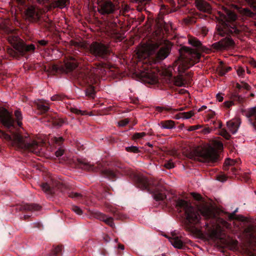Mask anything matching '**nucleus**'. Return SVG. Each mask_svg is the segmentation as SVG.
<instances>
[{
  "label": "nucleus",
  "instance_id": "32",
  "mask_svg": "<svg viewBox=\"0 0 256 256\" xmlns=\"http://www.w3.org/2000/svg\"><path fill=\"white\" fill-rule=\"evenodd\" d=\"M194 113L193 110H190V112H181L179 114L176 115V118L177 119L182 118H186L188 119L190 118L192 116L194 115Z\"/></svg>",
  "mask_w": 256,
  "mask_h": 256
},
{
  "label": "nucleus",
  "instance_id": "46",
  "mask_svg": "<svg viewBox=\"0 0 256 256\" xmlns=\"http://www.w3.org/2000/svg\"><path fill=\"white\" fill-rule=\"evenodd\" d=\"M256 114V106L248 110L246 112V116L248 118L254 116Z\"/></svg>",
  "mask_w": 256,
  "mask_h": 256
},
{
  "label": "nucleus",
  "instance_id": "31",
  "mask_svg": "<svg viewBox=\"0 0 256 256\" xmlns=\"http://www.w3.org/2000/svg\"><path fill=\"white\" fill-rule=\"evenodd\" d=\"M188 42L189 44L196 48H200L202 44L201 42L194 37H189Z\"/></svg>",
  "mask_w": 256,
  "mask_h": 256
},
{
  "label": "nucleus",
  "instance_id": "23",
  "mask_svg": "<svg viewBox=\"0 0 256 256\" xmlns=\"http://www.w3.org/2000/svg\"><path fill=\"white\" fill-rule=\"evenodd\" d=\"M170 242L176 248L181 249L184 246V242L182 240V237L173 236L168 238Z\"/></svg>",
  "mask_w": 256,
  "mask_h": 256
},
{
  "label": "nucleus",
  "instance_id": "43",
  "mask_svg": "<svg viewBox=\"0 0 256 256\" xmlns=\"http://www.w3.org/2000/svg\"><path fill=\"white\" fill-rule=\"evenodd\" d=\"M40 186L44 192L47 194H51L52 192L51 188L46 183L42 184Z\"/></svg>",
  "mask_w": 256,
  "mask_h": 256
},
{
  "label": "nucleus",
  "instance_id": "22",
  "mask_svg": "<svg viewBox=\"0 0 256 256\" xmlns=\"http://www.w3.org/2000/svg\"><path fill=\"white\" fill-rule=\"evenodd\" d=\"M8 40L14 49L18 51V48L20 46L23 40L20 39L18 36H8Z\"/></svg>",
  "mask_w": 256,
  "mask_h": 256
},
{
  "label": "nucleus",
  "instance_id": "21",
  "mask_svg": "<svg viewBox=\"0 0 256 256\" xmlns=\"http://www.w3.org/2000/svg\"><path fill=\"white\" fill-rule=\"evenodd\" d=\"M35 46L33 44L26 45L23 41L21 46L18 48V52L20 56H24L26 52H34Z\"/></svg>",
  "mask_w": 256,
  "mask_h": 256
},
{
  "label": "nucleus",
  "instance_id": "5",
  "mask_svg": "<svg viewBox=\"0 0 256 256\" xmlns=\"http://www.w3.org/2000/svg\"><path fill=\"white\" fill-rule=\"evenodd\" d=\"M216 226H213L212 228L208 230V234L212 239H222V238L223 230L222 226L227 229L230 228L231 225L222 218H218L215 220Z\"/></svg>",
  "mask_w": 256,
  "mask_h": 256
},
{
  "label": "nucleus",
  "instance_id": "36",
  "mask_svg": "<svg viewBox=\"0 0 256 256\" xmlns=\"http://www.w3.org/2000/svg\"><path fill=\"white\" fill-rule=\"evenodd\" d=\"M102 174L109 178H114L116 174L114 172L109 169H105L102 171Z\"/></svg>",
  "mask_w": 256,
  "mask_h": 256
},
{
  "label": "nucleus",
  "instance_id": "19",
  "mask_svg": "<svg viewBox=\"0 0 256 256\" xmlns=\"http://www.w3.org/2000/svg\"><path fill=\"white\" fill-rule=\"evenodd\" d=\"M196 4L198 8L200 11L209 12L211 10L210 4L204 0H196Z\"/></svg>",
  "mask_w": 256,
  "mask_h": 256
},
{
  "label": "nucleus",
  "instance_id": "52",
  "mask_svg": "<svg viewBox=\"0 0 256 256\" xmlns=\"http://www.w3.org/2000/svg\"><path fill=\"white\" fill-rule=\"evenodd\" d=\"M162 74L165 76L171 77L172 76V72L170 68H166L162 70Z\"/></svg>",
  "mask_w": 256,
  "mask_h": 256
},
{
  "label": "nucleus",
  "instance_id": "6",
  "mask_svg": "<svg viewBox=\"0 0 256 256\" xmlns=\"http://www.w3.org/2000/svg\"><path fill=\"white\" fill-rule=\"evenodd\" d=\"M45 10L36 6H30L24 11L26 18L29 20L38 21Z\"/></svg>",
  "mask_w": 256,
  "mask_h": 256
},
{
  "label": "nucleus",
  "instance_id": "42",
  "mask_svg": "<svg viewBox=\"0 0 256 256\" xmlns=\"http://www.w3.org/2000/svg\"><path fill=\"white\" fill-rule=\"evenodd\" d=\"M64 122V120L60 118H56L52 121L53 125L56 126H61Z\"/></svg>",
  "mask_w": 256,
  "mask_h": 256
},
{
  "label": "nucleus",
  "instance_id": "9",
  "mask_svg": "<svg viewBox=\"0 0 256 256\" xmlns=\"http://www.w3.org/2000/svg\"><path fill=\"white\" fill-rule=\"evenodd\" d=\"M0 122L7 128L14 126V120L12 114L4 108L0 109Z\"/></svg>",
  "mask_w": 256,
  "mask_h": 256
},
{
  "label": "nucleus",
  "instance_id": "54",
  "mask_svg": "<svg viewBox=\"0 0 256 256\" xmlns=\"http://www.w3.org/2000/svg\"><path fill=\"white\" fill-rule=\"evenodd\" d=\"M126 150L128 152H132L134 153H138L139 152V150L138 147L134 146H132L127 147Z\"/></svg>",
  "mask_w": 256,
  "mask_h": 256
},
{
  "label": "nucleus",
  "instance_id": "17",
  "mask_svg": "<svg viewBox=\"0 0 256 256\" xmlns=\"http://www.w3.org/2000/svg\"><path fill=\"white\" fill-rule=\"evenodd\" d=\"M140 76L142 78L148 79L145 80L150 84L155 83L158 81L157 74L151 70H148L146 72H142Z\"/></svg>",
  "mask_w": 256,
  "mask_h": 256
},
{
  "label": "nucleus",
  "instance_id": "38",
  "mask_svg": "<svg viewBox=\"0 0 256 256\" xmlns=\"http://www.w3.org/2000/svg\"><path fill=\"white\" fill-rule=\"evenodd\" d=\"M86 94L90 98H94L95 96V91L94 87L90 86L86 90Z\"/></svg>",
  "mask_w": 256,
  "mask_h": 256
},
{
  "label": "nucleus",
  "instance_id": "44",
  "mask_svg": "<svg viewBox=\"0 0 256 256\" xmlns=\"http://www.w3.org/2000/svg\"><path fill=\"white\" fill-rule=\"evenodd\" d=\"M0 138L8 141L12 140V138L9 134L0 130Z\"/></svg>",
  "mask_w": 256,
  "mask_h": 256
},
{
  "label": "nucleus",
  "instance_id": "12",
  "mask_svg": "<svg viewBox=\"0 0 256 256\" xmlns=\"http://www.w3.org/2000/svg\"><path fill=\"white\" fill-rule=\"evenodd\" d=\"M158 48V44H150L144 48H141L138 50L137 54L140 58H145L152 55Z\"/></svg>",
  "mask_w": 256,
  "mask_h": 256
},
{
  "label": "nucleus",
  "instance_id": "39",
  "mask_svg": "<svg viewBox=\"0 0 256 256\" xmlns=\"http://www.w3.org/2000/svg\"><path fill=\"white\" fill-rule=\"evenodd\" d=\"M7 52L10 56L15 58H18L20 55L18 51L16 52L15 49L14 50L12 48H8L7 49Z\"/></svg>",
  "mask_w": 256,
  "mask_h": 256
},
{
  "label": "nucleus",
  "instance_id": "34",
  "mask_svg": "<svg viewBox=\"0 0 256 256\" xmlns=\"http://www.w3.org/2000/svg\"><path fill=\"white\" fill-rule=\"evenodd\" d=\"M104 64H99L97 68H93L92 72L96 75H102L104 74Z\"/></svg>",
  "mask_w": 256,
  "mask_h": 256
},
{
  "label": "nucleus",
  "instance_id": "2",
  "mask_svg": "<svg viewBox=\"0 0 256 256\" xmlns=\"http://www.w3.org/2000/svg\"><path fill=\"white\" fill-rule=\"evenodd\" d=\"M223 149V144L218 140L212 141L210 144L198 146L194 150V154L202 162H215L218 158V150Z\"/></svg>",
  "mask_w": 256,
  "mask_h": 256
},
{
  "label": "nucleus",
  "instance_id": "27",
  "mask_svg": "<svg viewBox=\"0 0 256 256\" xmlns=\"http://www.w3.org/2000/svg\"><path fill=\"white\" fill-rule=\"evenodd\" d=\"M158 125L164 129H172L175 127V122L172 120L162 121Z\"/></svg>",
  "mask_w": 256,
  "mask_h": 256
},
{
  "label": "nucleus",
  "instance_id": "15",
  "mask_svg": "<svg viewBox=\"0 0 256 256\" xmlns=\"http://www.w3.org/2000/svg\"><path fill=\"white\" fill-rule=\"evenodd\" d=\"M244 233L246 240L248 242L256 244V226H248L244 229Z\"/></svg>",
  "mask_w": 256,
  "mask_h": 256
},
{
  "label": "nucleus",
  "instance_id": "13",
  "mask_svg": "<svg viewBox=\"0 0 256 256\" xmlns=\"http://www.w3.org/2000/svg\"><path fill=\"white\" fill-rule=\"evenodd\" d=\"M234 45V40L229 38H226L212 44V47L216 50H221L233 47Z\"/></svg>",
  "mask_w": 256,
  "mask_h": 256
},
{
  "label": "nucleus",
  "instance_id": "8",
  "mask_svg": "<svg viewBox=\"0 0 256 256\" xmlns=\"http://www.w3.org/2000/svg\"><path fill=\"white\" fill-rule=\"evenodd\" d=\"M116 10L115 4L110 0H104L98 2V11L102 15L112 14Z\"/></svg>",
  "mask_w": 256,
  "mask_h": 256
},
{
  "label": "nucleus",
  "instance_id": "51",
  "mask_svg": "<svg viewBox=\"0 0 256 256\" xmlns=\"http://www.w3.org/2000/svg\"><path fill=\"white\" fill-rule=\"evenodd\" d=\"M72 209L77 214L82 215L83 213L82 209L76 206H73Z\"/></svg>",
  "mask_w": 256,
  "mask_h": 256
},
{
  "label": "nucleus",
  "instance_id": "33",
  "mask_svg": "<svg viewBox=\"0 0 256 256\" xmlns=\"http://www.w3.org/2000/svg\"><path fill=\"white\" fill-rule=\"evenodd\" d=\"M240 12L243 15L248 16L256 20V13L252 12L248 8H244L240 10Z\"/></svg>",
  "mask_w": 256,
  "mask_h": 256
},
{
  "label": "nucleus",
  "instance_id": "64",
  "mask_svg": "<svg viewBox=\"0 0 256 256\" xmlns=\"http://www.w3.org/2000/svg\"><path fill=\"white\" fill-rule=\"evenodd\" d=\"M164 166L168 169L172 168L174 167V164L172 162H168L164 164Z\"/></svg>",
  "mask_w": 256,
  "mask_h": 256
},
{
  "label": "nucleus",
  "instance_id": "59",
  "mask_svg": "<svg viewBox=\"0 0 256 256\" xmlns=\"http://www.w3.org/2000/svg\"><path fill=\"white\" fill-rule=\"evenodd\" d=\"M245 1L250 6L256 9V0H245Z\"/></svg>",
  "mask_w": 256,
  "mask_h": 256
},
{
  "label": "nucleus",
  "instance_id": "3",
  "mask_svg": "<svg viewBox=\"0 0 256 256\" xmlns=\"http://www.w3.org/2000/svg\"><path fill=\"white\" fill-rule=\"evenodd\" d=\"M13 140L18 147L38 154L42 150L41 146L36 140H30L28 136L24 137L18 132L12 134Z\"/></svg>",
  "mask_w": 256,
  "mask_h": 256
},
{
  "label": "nucleus",
  "instance_id": "18",
  "mask_svg": "<svg viewBox=\"0 0 256 256\" xmlns=\"http://www.w3.org/2000/svg\"><path fill=\"white\" fill-rule=\"evenodd\" d=\"M78 66V63L76 60L70 57V58L66 59L64 60V72H69Z\"/></svg>",
  "mask_w": 256,
  "mask_h": 256
},
{
  "label": "nucleus",
  "instance_id": "62",
  "mask_svg": "<svg viewBox=\"0 0 256 256\" xmlns=\"http://www.w3.org/2000/svg\"><path fill=\"white\" fill-rule=\"evenodd\" d=\"M217 180L223 182L226 180V177L224 174H220L217 176Z\"/></svg>",
  "mask_w": 256,
  "mask_h": 256
},
{
  "label": "nucleus",
  "instance_id": "11",
  "mask_svg": "<svg viewBox=\"0 0 256 256\" xmlns=\"http://www.w3.org/2000/svg\"><path fill=\"white\" fill-rule=\"evenodd\" d=\"M218 18L222 22L234 21L237 18V16L234 12L226 8H223L222 11L218 12Z\"/></svg>",
  "mask_w": 256,
  "mask_h": 256
},
{
  "label": "nucleus",
  "instance_id": "7",
  "mask_svg": "<svg viewBox=\"0 0 256 256\" xmlns=\"http://www.w3.org/2000/svg\"><path fill=\"white\" fill-rule=\"evenodd\" d=\"M90 52L95 56L104 57L109 52L108 46L100 42H93L89 46Z\"/></svg>",
  "mask_w": 256,
  "mask_h": 256
},
{
  "label": "nucleus",
  "instance_id": "55",
  "mask_svg": "<svg viewBox=\"0 0 256 256\" xmlns=\"http://www.w3.org/2000/svg\"><path fill=\"white\" fill-rule=\"evenodd\" d=\"M146 136V133H145L144 132H140V133H135L132 136V138L134 140H136V139L142 138Z\"/></svg>",
  "mask_w": 256,
  "mask_h": 256
},
{
  "label": "nucleus",
  "instance_id": "60",
  "mask_svg": "<svg viewBox=\"0 0 256 256\" xmlns=\"http://www.w3.org/2000/svg\"><path fill=\"white\" fill-rule=\"evenodd\" d=\"M191 195L193 196V198L195 200H200L202 198L201 195L198 193L192 192V193H191Z\"/></svg>",
  "mask_w": 256,
  "mask_h": 256
},
{
  "label": "nucleus",
  "instance_id": "53",
  "mask_svg": "<svg viewBox=\"0 0 256 256\" xmlns=\"http://www.w3.org/2000/svg\"><path fill=\"white\" fill-rule=\"evenodd\" d=\"M71 112L77 114L84 115L86 114V111H82L77 108H72L71 109Z\"/></svg>",
  "mask_w": 256,
  "mask_h": 256
},
{
  "label": "nucleus",
  "instance_id": "40",
  "mask_svg": "<svg viewBox=\"0 0 256 256\" xmlns=\"http://www.w3.org/2000/svg\"><path fill=\"white\" fill-rule=\"evenodd\" d=\"M62 251V246H58L53 248L52 250V254L53 256H57L61 254Z\"/></svg>",
  "mask_w": 256,
  "mask_h": 256
},
{
  "label": "nucleus",
  "instance_id": "28",
  "mask_svg": "<svg viewBox=\"0 0 256 256\" xmlns=\"http://www.w3.org/2000/svg\"><path fill=\"white\" fill-rule=\"evenodd\" d=\"M176 206L177 208H183L184 210V213L186 212V209L192 206L188 202L183 200H178L176 202Z\"/></svg>",
  "mask_w": 256,
  "mask_h": 256
},
{
  "label": "nucleus",
  "instance_id": "24",
  "mask_svg": "<svg viewBox=\"0 0 256 256\" xmlns=\"http://www.w3.org/2000/svg\"><path fill=\"white\" fill-rule=\"evenodd\" d=\"M170 49L168 46H162L158 50L156 54V59L162 60L166 58L168 55Z\"/></svg>",
  "mask_w": 256,
  "mask_h": 256
},
{
  "label": "nucleus",
  "instance_id": "61",
  "mask_svg": "<svg viewBox=\"0 0 256 256\" xmlns=\"http://www.w3.org/2000/svg\"><path fill=\"white\" fill-rule=\"evenodd\" d=\"M232 97L234 100H238L240 102H242L244 100L243 98H242L240 96L236 94H232Z\"/></svg>",
  "mask_w": 256,
  "mask_h": 256
},
{
  "label": "nucleus",
  "instance_id": "10",
  "mask_svg": "<svg viewBox=\"0 0 256 256\" xmlns=\"http://www.w3.org/2000/svg\"><path fill=\"white\" fill-rule=\"evenodd\" d=\"M218 34L222 36L228 34H237L240 30L233 24H229L226 22H221L220 25L218 28Z\"/></svg>",
  "mask_w": 256,
  "mask_h": 256
},
{
  "label": "nucleus",
  "instance_id": "30",
  "mask_svg": "<svg viewBox=\"0 0 256 256\" xmlns=\"http://www.w3.org/2000/svg\"><path fill=\"white\" fill-rule=\"evenodd\" d=\"M42 207L36 204H26L22 206V209L26 210L34 211L39 210Z\"/></svg>",
  "mask_w": 256,
  "mask_h": 256
},
{
  "label": "nucleus",
  "instance_id": "47",
  "mask_svg": "<svg viewBox=\"0 0 256 256\" xmlns=\"http://www.w3.org/2000/svg\"><path fill=\"white\" fill-rule=\"evenodd\" d=\"M220 134L226 140H229L230 138V135L224 128L221 130L220 132Z\"/></svg>",
  "mask_w": 256,
  "mask_h": 256
},
{
  "label": "nucleus",
  "instance_id": "25",
  "mask_svg": "<svg viewBox=\"0 0 256 256\" xmlns=\"http://www.w3.org/2000/svg\"><path fill=\"white\" fill-rule=\"evenodd\" d=\"M226 244V246L230 250H235L238 248V242L236 240H232L230 238L224 239L223 237L221 239Z\"/></svg>",
  "mask_w": 256,
  "mask_h": 256
},
{
  "label": "nucleus",
  "instance_id": "16",
  "mask_svg": "<svg viewBox=\"0 0 256 256\" xmlns=\"http://www.w3.org/2000/svg\"><path fill=\"white\" fill-rule=\"evenodd\" d=\"M202 215L206 219H213L216 217L214 210L211 206H203L199 208Z\"/></svg>",
  "mask_w": 256,
  "mask_h": 256
},
{
  "label": "nucleus",
  "instance_id": "1",
  "mask_svg": "<svg viewBox=\"0 0 256 256\" xmlns=\"http://www.w3.org/2000/svg\"><path fill=\"white\" fill-rule=\"evenodd\" d=\"M180 56L175 61L174 66H178L179 73H183L186 70L199 62L201 54L196 49L184 46L180 50Z\"/></svg>",
  "mask_w": 256,
  "mask_h": 256
},
{
  "label": "nucleus",
  "instance_id": "41",
  "mask_svg": "<svg viewBox=\"0 0 256 256\" xmlns=\"http://www.w3.org/2000/svg\"><path fill=\"white\" fill-rule=\"evenodd\" d=\"M236 162V161L234 160H232L230 158H227L224 164V170H228V166H229L234 165Z\"/></svg>",
  "mask_w": 256,
  "mask_h": 256
},
{
  "label": "nucleus",
  "instance_id": "29",
  "mask_svg": "<svg viewBox=\"0 0 256 256\" xmlns=\"http://www.w3.org/2000/svg\"><path fill=\"white\" fill-rule=\"evenodd\" d=\"M68 1V0H58V1L52 3L50 6L48 8V10H49L52 7H58L62 8L66 6V4Z\"/></svg>",
  "mask_w": 256,
  "mask_h": 256
},
{
  "label": "nucleus",
  "instance_id": "63",
  "mask_svg": "<svg viewBox=\"0 0 256 256\" xmlns=\"http://www.w3.org/2000/svg\"><path fill=\"white\" fill-rule=\"evenodd\" d=\"M64 153V150L60 148H59L58 150H57L55 154H56V156L59 157V156H60L62 155H63Z\"/></svg>",
  "mask_w": 256,
  "mask_h": 256
},
{
  "label": "nucleus",
  "instance_id": "4",
  "mask_svg": "<svg viewBox=\"0 0 256 256\" xmlns=\"http://www.w3.org/2000/svg\"><path fill=\"white\" fill-rule=\"evenodd\" d=\"M186 220L184 222V228L188 232L194 234H197L198 230L195 225L200 220V216L197 210L193 206L189 207L185 212Z\"/></svg>",
  "mask_w": 256,
  "mask_h": 256
},
{
  "label": "nucleus",
  "instance_id": "48",
  "mask_svg": "<svg viewBox=\"0 0 256 256\" xmlns=\"http://www.w3.org/2000/svg\"><path fill=\"white\" fill-rule=\"evenodd\" d=\"M154 198L157 201L162 200L166 198V196L162 193L155 194L154 196Z\"/></svg>",
  "mask_w": 256,
  "mask_h": 256
},
{
  "label": "nucleus",
  "instance_id": "58",
  "mask_svg": "<svg viewBox=\"0 0 256 256\" xmlns=\"http://www.w3.org/2000/svg\"><path fill=\"white\" fill-rule=\"evenodd\" d=\"M130 120L128 118H125L124 120H122L118 122V125L120 126H124L126 125Z\"/></svg>",
  "mask_w": 256,
  "mask_h": 256
},
{
  "label": "nucleus",
  "instance_id": "26",
  "mask_svg": "<svg viewBox=\"0 0 256 256\" xmlns=\"http://www.w3.org/2000/svg\"><path fill=\"white\" fill-rule=\"evenodd\" d=\"M77 161L82 168L86 170H92L94 166L86 159H78Z\"/></svg>",
  "mask_w": 256,
  "mask_h": 256
},
{
  "label": "nucleus",
  "instance_id": "37",
  "mask_svg": "<svg viewBox=\"0 0 256 256\" xmlns=\"http://www.w3.org/2000/svg\"><path fill=\"white\" fill-rule=\"evenodd\" d=\"M174 84L178 86H182L184 85V80L181 75L174 78Z\"/></svg>",
  "mask_w": 256,
  "mask_h": 256
},
{
  "label": "nucleus",
  "instance_id": "14",
  "mask_svg": "<svg viewBox=\"0 0 256 256\" xmlns=\"http://www.w3.org/2000/svg\"><path fill=\"white\" fill-rule=\"evenodd\" d=\"M91 214L94 218L104 222L110 226L114 228L115 225L112 217L108 216L106 214L98 211L92 212Z\"/></svg>",
  "mask_w": 256,
  "mask_h": 256
},
{
  "label": "nucleus",
  "instance_id": "49",
  "mask_svg": "<svg viewBox=\"0 0 256 256\" xmlns=\"http://www.w3.org/2000/svg\"><path fill=\"white\" fill-rule=\"evenodd\" d=\"M232 69L231 67L228 66L226 68L222 67L219 72L220 76H222L224 75L228 72L230 71Z\"/></svg>",
  "mask_w": 256,
  "mask_h": 256
},
{
  "label": "nucleus",
  "instance_id": "35",
  "mask_svg": "<svg viewBox=\"0 0 256 256\" xmlns=\"http://www.w3.org/2000/svg\"><path fill=\"white\" fill-rule=\"evenodd\" d=\"M14 116L18 126L20 127L22 124V116L21 112L19 110H16L14 112Z\"/></svg>",
  "mask_w": 256,
  "mask_h": 256
},
{
  "label": "nucleus",
  "instance_id": "56",
  "mask_svg": "<svg viewBox=\"0 0 256 256\" xmlns=\"http://www.w3.org/2000/svg\"><path fill=\"white\" fill-rule=\"evenodd\" d=\"M38 108L44 112H47L49 110V107L46 106H44V104H38Z\"/></svg>",
  "mask_w": 256,
  "mask_h": 256
},
{
  "label": "nucleus",
  "instance_id": "20",
  "mask_svg": "<svg viewBox=\"0 0 256 256\" xmlns=\"http://www.w3.org/2000/svg\"><path fill=\"white\" fill-rule=\"evenodd\" d=\"M240 124V121L238 119L232 120L226 122L228 130L233 134L236 132Z\"/></svg>",
  "mask_w": 256,
  "mask_h": 256
},
{
  "label": "nucleus",
  "instance_id": "45",
  "mask_svg": "<svg viewBox=\"0 0 256 256\" xmlns=\"http://www.w3.org/2000/svg\"><path fill=\"white\" fill-rule=\"evenodd\" d=\"M51 70L56 72H64V66H59L56 64L52 65L51 67Z\"/></svg>",
  "mask_w": 256,
  "mask_h": 256
},
{
  "label": "nucleus",
  "instance_id": "50",
  "mask_svg": "<svg viewBox=\"0 0 256 256\" xmlns=\"http://www.w3.org/2000/svg\"><path fill=\"white\" fill-rule=\"evenodd\" d=\"M64 98L62 94H56L51 97V100L52 101L54 100H62Z\"/></svg>",
  "mask_w": 256,
  "mask_h": 256
},
{
  "label": "nucleus",
  "instance_id": "57",
  "mask_svg": "<svg viewBox=\"0 0 256 256\" xmlns=\"http://www.w3.org/2000/svg\"><path fill=\"white\" fill-rule=\"evenodd\" d=\"M112 38L119 41L122 40L124 38V36L122 34L117 33L112 34Z\"/></svg>",
  "mask_w": 256,
  "mask_h": 256
}]
</instances>
